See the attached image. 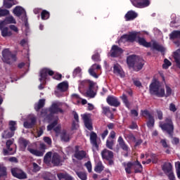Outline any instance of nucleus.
Listing matches in <instances>:
<instances>
[{"mask_svg":"<svg viewBox=\"0 0 180 180\" xmlns=\"http://www.w3.org/2000/svg\"><path fill=\"white\" fill-rule=\"evenodd\" d=\"M140 32L134 31L129 34H124L119 39V43H134L136 41L139 44V46H143L147 49L152 47L153 50H156V51H160V53L165 52V48L162 45H160L158 42L154 41L151 45V42H147L144 37H141L139 36Z\"/></svg>","mask_w":180,"mask_h":180,"instance_id":"1","label":"nucleus"},{"mask_svg":"<svg viewBox=\"0 0 180 180\" xmlns=\"http://www.w3.org/2000/svg\"><path fill=\"white\" fill-rule=\"evenodd\" d=\"M165 89L161 87V84L157 79H153L149 85L150 94L153 96H157L158 98H164V96H165V98H168V96H171L172 94V89H171L168 85L165 86Z\"/></svg>","mask_w":180,"mask_h":180,"instance_id":"2","label":"nucleus"},{"mask_svg":"<svg viewBox=\"0 0 180 180\" xmlns=\"http://www.w3.org/2000/svg\"><path fill=\"white\" fill-rule=\"evenodd\" d=\"M127 64L129 68H132L134 71L139 72L144 67V60L137 57L136 55H131L127 58Z\"/></svg>","mask_w":180,"mask_h":180,"instance_id":"3","label":"nucleus"},{"mask_svg":"<svg viewBox=\"0 0 180 180\" xmlns=\"http://www.w3.org/2000/svg\"><path fill=\"white\" fill-rule=\"evenodd\" d=\"M159 127L164 131L165 133H167L169 137H174V122H172V118L170 117H166L165 119V122H160Z\"/></svg>","mask_w":180,"mask_h":180,"instance_id":"4","label":"nucleus"},{"mask_svg":"<svg viewBox=\"0 0 180 180\" xmlns=\"http://www.w3.org/2000/svg\"><path fill=\"white\" fill-rule=\"evenodd\" d=\"M101 157L105 161H108V165L113 167L115 165V154L112 150H109L106 148L101 151Z\"/></svg>","mask_w":180,"mask_h":180,"instance_id":"5","label":"nucleus"},{"mask_svg":"<svg viewBox=\"0 0 180 180\" xmlns=\"http://www.w3.org/2000/svg\"><path fill=\"white\" fill-rule=\"evenodd\" d=\"M3 61L6 63V64H11L16 61V55L12 53L8 49H6L2 51Z\"/></svg>","mask_w":180,"mask_h":180,"instance_id":"6","label":"nucleus"},{"mask_svg":"<svg viewBox=\"0 0 180 180\" xmlns=\"http://www.w3.org/2000/svg\"><path fill=\"white\" fill-rule=\"evenodd\" d=\"M58 103H53L51 107L49 108V115L46 116L48 120H52L54 117V115H58V113H64V110L59 108Z\"/></svg>","mask_w":180,"mask_h":180,"instance_id":"7","label":"nucleus"},{"mask_svg":"<svg viewBox=\"0 0 180 180\" xmlns=\"http://www.w3.org/2000/svg\"><path fill=\"white\" fill-rule=\"evenodd\" d=\"M11 172L13 176H14V178H17L18 179H26V178H27L26 173H25V172L20 168L13 167L11 169Z\"/></svg>","mask_w":180,"mask_h":180,"instance_id":"8","label":"nucleus"},{"mask_svg":"<svg viewBox=\"0 0 180 180\" xmlns=\"http://www.w3.org/2000/svg\"><path fill=\"white\" fill-rule=\"evenodd\" d=\"M131 3L132 4L133 6L135 8H147L150 6L151 1L150 0H130Z\"/></svg>","mask_w":180,"mask_h":180,"instance_id":"9","label":"nucleus"},{"mask_svg":"<svg viewBox=\"0 0 180 180\" xmlns=\"http://www.w3.org/2000/svg\"><path fill=\"white\" fill-rule=\"evenodd\" d=\"M117 143L120 148H121L123 151H125L124 157H129V153L130 148H129V145L126 143V141H124V139H123V137L122 136H120L117 139Z\"/></svg>","mask_w":180,"mask_h":180,"instance_id":"10","label":"nucleus"},{"mask_svg":"<svg viewBox=\"0 0 180 180\" xmlns=\"http://www.w3.org/2000/svg\"><path fill=\"white\" fill-rule=\"evenodd\" d=\"M90 143L92 146L93 151L99 150V144H98V134L94 131L90 134Z\"/></svg>","mask_w":180,"mask_h":180,"instance_id":"11","label":"nucleus"},{"mask_svg":"<svg viewBox=\"0 0 180 180\" xmlns=\"http://www.w3.org/2000/svg\"><path fill=\"white\" fill-rule=\"evenodd\" d=\"M12 144H13V139L6 141V146L7 149H3L4 155H13V154H15V152H13V148H11Z\"/></svg>","mask_w":180,"mask_h":180,"instance_id":"12","label":"nucleus"},{"mask_svg":"<svg viewBox=\"0 0 180 180\" xmlns=\"http://www.w3.org/2000/svg\"><path fill=\"white\" fill-rule=\"evenodd\" d=\"M47 75H50L51 77H53L54 75V71L49 69V68H44L40 71V78L39 81L41 82V81H46L47 79Z\"/></svg>","mask_w":180,"mask_h":180,"instance_id":"13","label":"nucleus"},{"mask_svg":"<svg viewBox=\"0 0 180 180\" xmlns=\"http://www.w3.org/2000/svg\"><path fill=\"white\" fill-rule=\"evenodd\" d=\"M0 30L3 37H10L12 35V32L9 31L8 27H5V22L4 21L0 22Z\"/></svg>","mask_w":180,"mask_h":180,"instance_id":"14","label":"nucleus"},{"mask_svg":"<svg viewBox=\"0 0 180 180\" xmlns=\"http://www.w3.org/2000/svg\"><path fill=\"white\" fill-rule=\"evenodd\" d=\"M106 102L110 106H115V108L120 106V101L114 96H108L106 98Z\"/></svg>","mask_w":180,"mask_h":180,"instance_id":"15","label":"nucleus"},{"mask_svg":"<svg viewBox=\"0 0 180 180\" xmlns=\"http://www.w3.org/2000/svg\"><path fill=\"white\" fill-rule=\"evenodd\" d=\"M123 53V49L117 45H113L110 50V56L112 58L119 57Z\"/></svg>","mask_w":180,"mask_h":180,"instance_id":"16","label":"nucleus"},{"mask_svg":"<svg viewBox=\"0 0 180 180\" xmlns=\"http://www.w3.org/2000/svg\"><path fill=\"white\" fill-rule=\"evenodd\" d=\"M58 123V122L57 121V120H56L53 122H51L50 124H49L47 126L48 131H51V129H53V131H55L56 134H60V132L61 131V127L57 126L55 127V126H56Z\"/></svg>","mask_w":180,"mask_h":180,"instance_id":"17","label":"nucleus"},{"mask_svg":"<svg viewBox=\"0 0 180 180\" xmlns=\"http://www.w3.org/2000/svg\"><path fill=\"white\" fill-rule=\"evenodd\" d=\"M82 118L85 127H86L88 130H93L94 127H92V122L91 121V118H89V115L86 114L82 115Z\"/></svg>","mask_w":180,"mask_h":180,"instance_id":"18","label":"nucleus"},{"mask_svg":"<svg viewBox=\"0 0 180 180\" xmlns=\"http://www.w3.org/2000/svg\"><path fill=\"white\" fill-rule=\"evenodd\" d=\"M51 164H53V167H60L62 165L61 164V158L58 153H53L51 159Z\"/></svg>","mask_w":180,"mask_h":180,"instance_id":"19","label":"nucleus"},{"mask_svg":"<svg viewBox=\"0 0 180 180\" xmlns=\"http://www.w3.org/2000/svg\"><path fill=\"white\" fill-rule=\"evenodd\" d=\"M105 146L107 148H109V150H113L115 153H119L120 150V146H119V144L117 145L116 148L113 149V146H115V140L113 139H107Z\"/></svg>","mask_w":180,"mask_h":180,"instance_id":"20","label":"nucleus"},{"mask_svg":"<svg viewBox=\"0 0 180 180\" xmlns=\"http://www.w3.org/2000/svg\"><path fill=\"white\" fill-rule=\"evenodd\" d=\"M13 13L15 15V16H18V18H20V16H22V15L25 14L26 15V11H25V8L20 6H17L13 10Z\"/></svg>","mask_w":180,"mask_h":180,"instance_id":"21","label":"nucleus"},{"mask_svg":"<svg viewBox=\"0 0 180 180\" xmlns=\"http://www.w3.org/2000/svg\"><path fill=\"white\" fill-rule=\"evenodd\" d=\"M137 16V13L134 12V11H129L125 14L124 18L126 22H129L130 20H134Z\"/></svg>","mask_w":180,"mask_h":180,"instance_id":"22","label":"nucleus"},{"mask_svg":"<svg viewBox=\"0 0 180 180\" xmlns=\"http://www.w3.org/2000/svg\"><path fill=\"white\" fill-rule=\"evenodd\" d=\"M27 150L30 153V154H32V155H35L36 157H43V155H44V151L33 149L30 146H28Z\"/></svg>","mask_w":180,"mask_h":180,"instance_id":"23","label":"nucleus"},{"mask_svg":"<svg viewBox=\"0 0 180 180\" xmlns=\"http://www.w3.org/2000/svg\"><path fill=\"white\" fill-rule=\"evenodd\" d=\"M86 157V152L85 150H79L77 149L75 152V158L81 161V160H84Z\"/></svg>","mask_w":180,"mask_h":180,"instance_id":"24","label":"nucleus"},{"mask_svg":"<svg viewBox=\"0 0 180 180\" xmlns=\"http://www.w3.org/2000/svg\"><path fill=\"white\" fill-rule=\"evenodd\" d=\"M102 110H103V115L107 116L108 119H110L111 120L115 119V115H113L112 111H110V107H102Z\"/></svg>","mask_w":180,"mask_h":180,"instance_id":"25","label":"nucleus"},{"mask_svg":"<svg viewBox=\"0 0 180 180\" xmlns=\"http://www.w3.org/2000/svg\"><path fill=\"white\" fill-rule=\"evenodd\" d=\"M29 141L23 137L20 138L18 140V143L22 151H25L26 150V148L27 147V146H29Z\"/></svg>","mask_w":180,"mask_h":180,"instance_id":"26","label":"nucleus"},{"mask_svg":"<svg viewBox=\"0 0 180 180\" xmlns=\"http://www.w3.org/2000/svg\"><path fill=\"white\" fill-rule=\"evenodd\" d=\"M134 174H141L143 172V165L138 160L134 162Z\"/></svg>","mask_w":180,"mask_h":180,"instance_id":"27","label":"nucleus"},{"mask_svg":"<svg viewBox=\"0 0 180 180\" xmlns=\"http://www.w3.org/2000/svg\"><path fill=\"white\" fill-rule=\"evenodd\" d=\"M162 169L165 174H169V172H172V165L171 162H165L162 166Z\"/></svg>","mask_w":180,"mask_h":180,"instance_id":"28","label":"nucleus"},{"mask_svg":"<svg viewBox=\"0 0 180 180\" xmlns=\"http://www.w3.org/2000/svg\"><path fill=\"white\" fill-rule=\"evenodd\" d=\"M134 162H128L127 163H124V167L126 174L130 175L131 174V169L134 168Z\"/></svg>","mask_w":180,"mask_h":180,"instance_id":"29","label":"nucleus"},{"mask_svg":"<svg viewBox=\"0 0 180 180\" xmlns=\"http://www.w3.org/2000/svg\"><path fill=\"white\" fill-rule=\"evenodd\" d=\"M75 172L79 179L81 180H87L88 179V174L86 172L79 171L78 169H75Z\"/></svg>","mask_w":180,"mask_h":180,"instance_id":"30","label":"nucleus"},{"mask_svg":"<svg viewBox=\"0 0 180 180\" xmlns=\"http://www.w3.org/2000/svg\"><path fill=\"white\" fill-rule=\"evenodd\" d=\"M44 105H46V100L45 99H40L38 101V103L34 105V110L36 112H39L40 109L44 108Z\"/></svg>","mask_w":180,"mask_h":180,"instance_id":"31","label":"nucleus"},{"mask_svg":"<svg viewBox=\"0 0 180 180\" xmlns=\"http://www.w3.org/2000/svg\"><path fill=\"white\" fill-rule=\"evenodd\" d=\"M8 177V172H6V167L3 165H0V179L3 178L4 180Z\"/></svg>","mask_w":180,"mask_h":180,"instance_id":"32","label":"nucleus"},{"mask_svg":"<svg viewBox=\"0 0 180 180\" xmlns=\"http://www.w3.org/2000/svg\"><path fill=\"white\" fill-rule=\"evenodd\" d=\"M113 72L114 74H118L121 78H124V72L120 70V68L118 65H114L113 66Z\"/></svg>","mask_w":180,"mask_h":180,"instance_id":"33","label":"nucleus"},{"mask_svg":"<svg viewBox=\"0 0 180 180\" xmlns=\"http://www.w3.org/2000/svg\"><path fill=\"white\" fill-rule=\"evenodd\" d=\"M58 89L60 92H65L67 91V89H68V83L63 82L58 84Z\"/></svg>","mask_w":180,"mask_h":180,"instance_id":"34","label":"nucleus"},{"mask_svg":"<svg viewBox=\"0 0 180 180\" xmlns=\"http://www.w3.org/2000/svg\"><path fill=\"white\" fill-rule=\"evenodd\" d=\"M60 139L62 141H65V143H68V141H70V135L67 134L66 130L62 131L60 133Z\"/></svg>","mask_w":180,"mask_h":180,"instance_id":"35","label":"nucleus"},{"mask_svg":"<svg viewBox=\"0 0 180 180\" xmlns=\"http://www.w3.org/2000/svg\"><path fill=\"white\" fill-rule=\"evenodd\" d=\"M103 169H105V166H103L102 162H98L94 168V171L98 174H101Z\"/></svg>","mask_w":180,"mask_h":180,"instance_id":"36","label":"nucleus"},{"mask_svg":"<svg viewBox=\"0 0 180 180\" xmlns=\"http://www.w3.org/2000/svg\"><path fill=\"white\" fill-rule=\"evenodd\" d=\"M120 98L122 99L124 105H125L126 108H127V109H130V106L131 104L130 103V101H129V98H127V96H126V94H122Z\"/></svg>","mask_w":180,"mask_h":180,"instance_id":"37","label":"nucleus"},{"mask_svg":"<svg viewBox=\"0 0 180 180\" xmlns=\"http://www.w3.org/2000/svg\"><path fill=\"white\" fill-rule=\"evenodd\" d=\"M170 40H175V39H180V31L174 30L172 33L169 34Z\"/></svg>","mask_w":180,"mask_h":180,"instance_id":"38","label":"nucleus"},{"mask_svg":"<svg viewBox=\"0 0 180 180\" xmlns=\"http://www.w3.org/2000/svg\"><path fill=\"white\" fill-rule=\"evenodd\" d=\"M51 155H53V153L48 152L46 153L44 158V162L45 164H50L51 162Z\"/></svg>","mask_w":180,"mask_h":180,"instance_id":"39","label":"nucleus"},{"mask_svg":"<svg viewBox=\"0 0 180 180\" xmlns=\"http://www.w3.org/2000/svg\"><path fill=\"white\" fill-rule=\"evenodd\" d=\"M16 121H9L8 122V127H9V130L11 131H16V129H18Z\"/></svg>","mask_w":180,"mask_h":180,"instance_id":"40","label":"nucleus"},{"mask_svg":"<svg viewBox=\"0 0 180 180\" xmlns=\"http://www.w3.org/2000/svg\"><path fill=\"white\" fill-rule=\"evenodd\" d=\"M41 18L42 20H47V19L50 18V12L47 11V10H43L41 13Z\"/></svg>","mask_w":180,"mask_h":180,"instance_id":"41","label":"nucleus"},{"mask_svg":"<svg viewBox=\"0 0 180 180\" xmlns=\"http://www.w3.org/2000/svg\"><path fill=\"white\" fill-rule=\"evenodd\" d=\"M179 51V50H177L176 51L174 52V61L176 64V66L178 67V68L180 69V57H179V53H178Z\"/></svg>","mask_w":180,"mask_h":180,"instance_id":"42","label":"nucleus"},{"mask_svg":"<svg viewBox=\"0 0 180 180\" xmlns=\"http://www.w3.org/2000/svg\"><path fill=\"white\" fill-rule=\"evenodd\" d=\"M3 5L6 9H11L13 5H18V3H12L11 1H4Z\"/></svg>","mask_w":180,"mask_h":180,"instance_id":"43","label":"nucleus"},{"mask_svg":"<svg viewBox=\"0 0 180 180\" xmlns=\"http://www.w3.org/2000/svg\"><path fill=\"white\" fill-rule=\"evenodd\" d=\"M13 136H15L14 131H4V135L3 136V137L4 139H11V137H13Z\"/></svg>","mask_w":180,"mask_h":180,"instance_id":"44","label":"nucleus"},{"mask_svg":"<svg viewBox=\"0 0 180 180\" xmlns=\"http://www.w3.org/2000/svg\"><path fill=\"white\" fill-rule=\"evenodd\" d=\"M141 112L143 117H148V119H151V117H153L151 113H150V111H148V110H141Z\"/></svg>","mask_w":180,"mask_h":180,"instance_id":"45","label":"nucleus"},{"mask_svg":"<svg viewBox=\"0 0 180 180\" xmlns=\"http://www.w3.org/2000/svg\"><path fill=\"white\" fill-rule=\"evenodd\" d=\"M171 65H172L171 61L165 58L164 60V63L162 64V68H164V70H168V68H169Z\"/></svg>","mask_w":180,"mask_h":180,"instance_id":"46","label":"nucleus"},{"mask_svg":"<svg viewBox=\"0 0 180 180\" xmlns=\"http://www.w3.org/2000/svg\"><path fill=\"white\" fill-rule=\"evenodd\" d=\"M87 98H95L96 93L94 91V89H88L86 92Z\"/></svg>","mask_w":180,"mask_h":180,"instance_id":"47","label":"nucleus"},{"mask_svg":"<svg viewBox=\"0 0 180 180\" xmlns=\"http://www.w3.org/2000/svg\"><path fill=\"white\" fill-rule=\"evenodd\" d=\"M5 21L7 23H10V24L13 23L14 25H16V20H15V18H13V16H12V15L6 17V19H5Z\"/></svg>","mask_w":180,"mask_h":180,"instance_id":"48","label":"nucleus"},{"mask_svg":"<svg viewBox=\"0 0 180 180\" xmlns=\"http://www.w3.org/2000/svg\"><path fill=\"white\" fill-rule=\"evenodd\" d=\"M154 123H155V120H154V117H152L151 118H148L146 125L148 127H154Z\"/></svg>","mask_w":180,"mask_h":180,"instance_id":"49","label":"nucleus"},{"mask_svg":"<svg viewBox=\"0 0 180 180\" xmlns=\"http://www.w3.org/2000/svg\"><path fill=\"white\" fill-rule=\"evenodd\" d=\"M8 15H9L8 10L0 8V18H2V16H8Z\"/></svg>","mask_w":180,"mask_h":180,"instance_id":"50","label":"nucleus"},{"mask_svg":"<svg viewBox=\"0 0 180 180\" xmlns=\"http://www.w3.org/2000/svg\"><path fill=\"white\" fill-rule=\"evenodd\" d=\"M150 160H152L153 164H157L158 162V158L157 157V155L155 153L150 154Z\"/></svg>","mask_w":180,"mask_h":180,"instance_id":"51","label":"nucleus"},{"mask_svg":"<svg viewBox=\"0 0 180 180\" xmlns=\"http://www.w3.org/2000/svg\"><path fill=\"white\" fill-rule=\"evenodd\" d=\"M91 59L93 60V61H96V63H98L101 61V55L97 53L91 56Z\"/></svg>","mask_w":180,"mask_h":180,"instance_id":"52","label":"nucleus"},{"mask_svg":"<svg viewBox=\"0 0 180 180\" xmlns=\"http://www.w3.org/2000/svg\"><path fill=\"white\" fill-rule=\"evenodd\" d=\"M79 74H81V68L77 67L73 71V73H72L73 78H75V77H77V75Z\"/></svg>","mask_w":180,"mask_h":180,"instance_id":"53","label":"nucleus"},{"mask_svg":"<svg viewBox=\"0 0 180 180\" xmlns=\"http://www.w3.org/2000/svg\"><path fill=\"white\" fill-rule=\"evenodd\" d=\"M84 166L87 169L88 172H92V164L91 163V161L86 162Z\"/></svg>","mask_w":180,"mask_h":180,"instance_id":"54","label":"nucleus"},{"mask_svg":"<svg viewBox=\"0 0 180 180\" xmlns=\"http://www.w3.org/2000/svg\"><path fill=\"white\" fill-rule=\"evenodd\" d=\"M127 139H128V140H129L130 141H132V143H134V141H136V136H134L133 133H129L127 134Z\"/></svg>","mask_w":180,"mask_h":180,"instance_id":"55","label":"nucleus"},{"mask_svg":"<svg viewBox=\"0 0 180 180\" xmlns=\"http://www.w3.org/2000/svg\"><path fill=\"white\" fill-rule=\"evenodd\" d=\"M89 74H90L91 77H94V78H98V75L96 74V72H95V69L93 68H91L89 70Z\"/></svg>","mask_w":180,"mask_h":180,"instance_id":"56","label":"nucleus"},{"mask_svg":"<svg viewBox=\"0 0 180 180\" xmlns=\"http://www.w3.org/2000/svg\"><path fill=\"white\" fill-rule=\"evenodd\" d=\"M129 129H131V130H135L136 129H139V126L137 125V123L132 122L131 125H129Z\"/></svg>","mask_w":180,"mask_h":180,"instance_id":"57","label":"nucleus"},{"mask_svg":"<svg viewBox=\"0 0 180 180\" xmlns=\"http://www.w3.org/2000/svg\"><path fill=\"white\" fill-rule=\"evenodd\" d=\"M134 143H135L134 147L136 148V147H139L141 146V144L143 143V139H139L138 140L135 139V141H134Z\"/></svg>","mask_w":180,"mask_h":180,"instance_id":"58","label":"nucleus"},{"mask_svg":"<svg viewBox=\"0 0 180 180\" xmlns=\"http://www.w3.org/2000/svg\"><path fill=\"white\" fill-rule=\"evenodd\" d=\"M32 165H33V170L34 171V172H38V171H40V166H39L37 163L33 162Z\"/></svg>","mask_w":180,"mask_h":180,"instance_id":"59","label":"nucleus"},{"mask_svg":"<svg viewBox=\"0 0 180 180\" xmlns=\"http://www.w3.org/2000/svg\"><path fill=\"white\" fill-rule=\"evenodd\" d=\"M160 144H162L163 148H168V147H169V146H168V143H167V140L165 139H161Z\"/></svg>","mask_w":180,"mask_h":180,"instance_id":"60","label":"nucleus"},{"mask_svg":"<svg viewBox=\"0 0 180 180\" xmlns=\"http://www.w3.org/2000/svg\"><path fill=\"white\" fill-rule=\"evenodd\" d=\"M176 172L177 178H179V179H180V162H178V163H177V166L176 168Z\"/></svg>","mask_w":180,"mask_h":180,"instance_id":"61","label":"nucleus"},{"mask_svg":"<svg viewBox=\"0 0 180 180\" xmlns=\"http://www.w3.org/2000/svg\"><path fill=\"white\" fill-rule=\"evenodd\" d=\"M44 141L45 143H46V144H48L49 146H51L52 141H51V139L50 137H49V136H44Z\"/></svg>","mask_w":180,"mask_h":180,"instance_id":"62","label":"nucleus"},{"mask_svg":"<svg viewBox=\"0 0 180 180\" xmlns=\"http://www.w3.org/2000/svg\"><path fill=\"white\" fill-rule=\"evenodd\" d=\"M9 29H11V30H13V32H15V33H19V29L15 25H9Z\"/></svg>","mask_w":180,"mask_h":180,"instance_id":"63","label":"nucleus"},{"mask_svg":"<svg viewBox=\"0 0 180 180\" xmlns=\"http://www.w3.org/2000/svg\"><path fill=\"white\" fill-rule=\"evenodd\" d=\"M168 178L169 180H175V174H174V172H170L169 173H167Z\"/></svg>","mask_w":180,"mask_h":180,"instance_id":"64","label":"nucleus"}]
</instances>
